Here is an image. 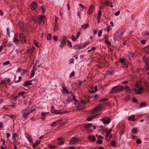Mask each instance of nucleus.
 I'll use <instances>...</instances> for the list:
<instances>
[{
	"instance_id": "a19ab883",
	"label": "nucleus",
	"mask_w": 149,
	"mask_h": 149,
	"mask_svg": "<svg viewBox=\"0 0 149 149\" xmlns=\"http://www.w3.org/2000/svg\"><path fill=\"white\" fill-rule=\"evenodd\" d=\"M96 143L97 144H101L102 143V140L98 139V140H97L96 141Z\"/></svg>"
},
{
	"instance_id": "58836bf2",
	"label": "nucleus",
	"mask_w": 149,
	"mask_h": 149,
	"mask_svg": "<svg viewBox=\"0 0 149 149\" xmlns=\"http://www.w3.org/2000/svg\"><path fill=\"white\" fill-rule=\"evenodd\" d=\"M25 93L24 91H22L21 93H18V95H21L24 98H25V97L24 96V95Z\"/></svg>"
},
{
	"instance_id": "864d4df0",
	"label": "nucleus",
	"mask_w": 149,
	"mask_h": 149,
	"mask_svg": "<svg viewBox=\"0 0 149 149\" xmlns=\"http://www.w3.org/2000/svg\"><path fill=\"white\" fill-rule=\"evenodd\" d=\"M136 142L138 144H140L141 143V140L140 139H138L136 140Z\"/></svg>"
},
{
	"instance_id": "774afa93",
	"label": "nucleus",
	"mask_w": 149,
	"mask_h": 149,
	"mask_svg": "<svg viewBox=\"0 0 149 149\" xmlns=\"http://www.w3.org/2000/svg\"><path fill=\"white\" fill-rule=\"evenodd\" d=\"M91 120L92 119L90 116L89 117H88L86 119L88 121H91Z\"/></svg>"
},
{
	"instance_id": "f8f14e48",
	"label": "nucleus",
	"mask_w": 149,
	"mask_h": 149,
	"mask_svg": "<svg viewBox=\"0 0 149 149\" xmlns=\"http://www.w3.org/2000/svg\"><path fill=\"white\" fill-rule=\"evenodd\" d=\"M35 109L31 110V111L28 112H24L23 114V117L25 119H26L27 118L28 115L30 113V112H32L35 110Z\"/></svg>"
},
{
	"instance_id": "de8ad7c7",
	"label": "nucleus",
	"mask_w": 149,
	"mask_h": 149,
	"mask_svg": "<svg viewBox=\"0 0 149 149\" xmlns=\"http://www.w3.org/2000/svg\"><path fill=\"white\" fill-rule=\"evenodd\" d=\"M111 145L113 146H115L116 145V143L114 141H111Z\"/></svg>"
},
{
	"instance_id": "f257e3e1",
	"label": "nucleus",
	"mask_w": 149,
	"mask_h": 149,
	"mask_svg": "<svg viewBox=\"0 0 149 149\" xmlns=\"http://www.w3.org/2000/svg\"><path fill=\"white\" fill-rule=\"evenodd\" d=\"M123 87L121 85H117L113 87L109 92V94L119 93L123 90Z\"/></svg>"
},
{
	"instance_id": "680f3d73",
	"label": "nucleus",
	"mask_w": 149,
	"mask_h": 149,
	"mask_svg": "<svg viewBox=\"0 0 149 149\" xmlns=\"http://www.w3.org/2000/svg\"><path fill=\"white\" fill-rule=\"evenodd\" d=\"M16 135V133H14L13 134V138L14 140H15V137Z\"/></svg>"
},
{
	"instance_id": "cd10ccee",
	"label": "nucleus",
	"mask_w": 149,
	"mask_h": 149,
	"mask_svg": "<svg viewBox=\"0 0 149 149\" xmlns=\"http://www.w3.org/2000/svg\"><path fill=\"white\" fill-rule=\"evenodd\" d=\"M146 104L145 102H141L140 105V108H143L146 107Z\"/></svg>"
},
{
	"instance_id": "09e8293b",
	"label": "nucleus",
	"mask_w": 149,
	"mask_h": 149,
	"mask_svg": "<svg viewBox=\"0 0 149 149\" xmlns=\"http://www.w3.org/2000/svg\"><path fill=\"white\" fill-rule=\"evenodd\" d=\"M145 50L147 53H149V46H148L145 48Z\"/></svg>"
},
{
	"instance_id": "5701e85b",
	"label": "nucleus",
	"mask_w": 149,
	"mask_h": 149,
	"mask_svg": "<svg viewBox=\"0 0 149 149\" xmlns=\"http://www.w3.org/2000/svg\"><path fill=\"white\" fill-rule=\"evenodd\" d=\"M36 67H34L33 69V70L31 71V77H32L34 76V74H35V71L36 70Z\"/></svg>"
},
{
	"instance_id": "6e6552de",
	"label": "nucleus",
	"mask_w": 149,
	"mask_h": 149,
	"mask_svg": "<svg viewBox=\"0 0 149 149\" xmlns=\"http://www.w3.org/2000/svg\"><path fill=\"white\" fill-rule=\"evenodd\" d=\"M80 140L79 138L75 137L72 138L70 141V142L72 144H73L79 142Z\"/></svg>"
},
{
	"instance_id": "c9c22d12",
	"label": "nucleus",
	"mask_w": 149,
	"mask_h": 149,
	"mask_svg": "<svg viewBox=\"0 0 149 149\" xmlns=\"http://www.w3.org/2000/svg\"><path fill=\"white\" fill-rule=\"evenodd\" d=\"M92 126V124L91 123H88L85 125V128H89Z\"/></svg>"
},
{
	"instance_id": "39448f33",
	"label": "nucleus",
	"mask_w": 149,
	"mask_h": 149,
	"mask_svg": "<svg viewBox=\"0 0 149 149\" xmlns=\"http://www.w3.org/2000/svg\"><path fill=\"white\" fill-rule=\"evenodd\" d=\"M135 86V88H134V90L136 93H141L144 91L143 88L140 87L138 84H136Z\"/></svg>"
},
{
	"instance_id": "13d9d810",
	"label": "nucleus",
	"mask_w": 149,
	"mask_h": 149,
	"mask_svg": "<svg viewBox=\"0 0 149 149\" xmlns=\"http://www.w3.org/2000/svg\"><path fill=\"white\" fill-rule=\"evenodd\" d=\"M24 38H22V39L23 40V42H22L24 43H26V38L25 36H24Z\"/></svg>"
},
{
	"instance_id": "49530a36",
	"label": "nucleus",
	"mask_w": 149,
	"mask_h": 149,
	"mask_svg": "<svg viewBox=\"0 0 149 149\" xmlns=\"http://www.w3.org/2000/svg\"><path fill=\"white\" fill-rule=\"evenodd\" d=\"M97 136H98V139L102 140L104 138V137H103V136H102L101 135H99L98 136L97 135Z\"/></svg>"
},
{
	"instance_id": "a878e982",
	"label": "nucleus",
	"mask_w": 149,
	"mask_h": 149,
	"mask_svg": "<svg viewBox=\"0 0 149 149\" xmlns=\"http://www.w3.org/2000/svg\"><path fill=\"white\" fill-rule=\"evenodd\" d=\"M10 81V79H8L7 81L6 80H4L1 83V84L3 83H4L5 84H7Z\"/></svg>"
},
{
	"instance_id": "4be33fe9",
	"label": "nucleus",
	"mask_w": 149,
	"mask_h": 149,
	"mask_svg": "<svg viewBox=\"0 0 149 149\" xmlns=\"http://www.w3.org/2000/svg\"><path fill=\"white\" fill-rule=\"evenodd\" d=\"M74 48L75 49H81L82 47L81 44H77L74 46Z\"/></svg>"
},
{
	"instance_id": "4c0bfd02",
	"label": "nucleus",
	"mask_w": 149,
	"mask_h": 149,
	"mask_svg": "<svg viewBox=\"0 0 149 149\" xmlns=\"http://www.w3.org/2000/svg\"><path fill=\"white\" fill-rule=\"evenodd\" d=\"M106 3L108 6L110 5V6L111 7H113V6L112 5V2L109 1H106Z\"/></svg>"
},
{
	"instance_id": "37998d69",
	"label": "nucleus",
	"mask_w": 149,
	"mask_h": 149,
	"mask_svg": "<svg viewBox=\"0 0 149 149\" xmlns=\"http://www.w3.org/2000/svg\"><path fill=\"white\" fill-rule=\"evenodd\" d=\"M34 47H32L30 49H29L28 50V52L29 53H31V52H34Z\"/></svg>"
},
{
	"instance_id": "ddd939ff",
	"label": "nucleus",
	"mask_w": 149,
	"mask_h": 149,
	"mask_svg": "<svg viewBox=\"0 0 149 149\" xmlns=\"http://www.w3.org/2000/svg\"><path fill=\"white\" fill-rule=\"evenodd\" d=\"M102 122L104 124H108L111 122V120L109 118H105L102 119Z\"/></svg>"
},
{
	"instance_id": "052dcab7",
	"label": "nucleus",
	"mask_w": 149,
	"mask_h": 149,
	"mask_svg": "<svg viewBox=\"0 0 149 149\" xmlns=\"http://www.w3.org/2000/svg\"><path fill=\"white\" fill-rule=\"evenodd\" d=\"M80 35V32H77V34L76 35V38L78 39Z\"/></svg>"
},
{
	"instance_id": "c03bdc74",
	"label": "nucleus",
	"mask_w": 149,
	"mask_h": 149,
	"mask_svg": "<svg viewBox=\"0 0 149 149\" xmlns=\"http://www.w3.org/2000/svg\"><path fill=\"white\" fill-rule=\"evenodd\" d=\"M102 31L101 30H100L99 31L98 33V37H100L101 36V35H102Z\"/></svg>"
},
{
	"instance_id": "ea45409f",
	"label": "nucleus",
	"mask_w": 149,
	"mask_h": 149,
	"mask_svg": "<svg viewBox=\"0 0 149 149\" xmlns=\"http://www.w3.org/2000/svg\"><path fill=\"white\" fill-rule=\"evenodd\" d=\"M99 115V114H96V115H94L90 116L91 118V119H93L95 118V117H97Z\"/></svg>"
},
{
	"instance_id": "9d476101",
	"label": "nucleus",
	"mask_w": 149,
	"mask_h": 149,
	"mask_svg": "<svg viewBox=\"0 0 149 149\" xmlns=\"http://www.w3.org/2000/svg\"><path fill=\"white\" fill-rule=\"evenodd\" d=\"M67 39L66 36H64L63 38V40L61 42V47L64 46L66 45V41Z\"/></svg>"
},
{
	"instance_id": "69168bd1",
	"label": "nucleus",
	"mask_w": 149,
	"mask_h": 149,
	"mask_svg": "<svg viewBox=\"0 0 149 149\" xmlns=\"http://www.w3.org/2000/svg\"><path fill=\"white\" fill-rule=\"evenodd\" d=\"M75 74V72L74 71H72L70 74V77L71 76L73 77Z\"/></svg>"
},
{
	"instance_id": "e2e57ef3",
	"label": "nucleus",
	"mask_w": 149,
	"mask_h": 149,
	"mask_svg": "<svg viewBox=\"0 0 149 149\" xmlns=\"http://www.w3.org/2000/svg\"><path fill=\"white\" fill-rule=\"evenodd\" d=\"M57 122L56 121V122H54V123H53L51 125V126L52 127H54V126H56V123Z\"/></svg>"
},
{
	"instance_id": "c756f323",
	"label": "nucleus",
	"mask_w": 149,
	"mask_h": 149,
	"mask_svg": "<svg viewBox=\"0 0 149 149\" xmlns=\"http://www.w3.org/2000/svg\"><path fill=\"white\" fill-rule=\"evenodd\" d=\"M89 26V25L88 24H85L82 25L81 26L82 28L84 29H86L87 28H88Z\"/></svg>"
},
{
	"instance_id": "0e129e2a",
	"label": "nucleus",
	"mask_w": 149,
	"mask_h": 149,
	"mask_svg": "<svg viewBox=\"0 0 149 149\" xmlns=\"http://www.w3.org/2000/svg\"><path fill=\"white\" fill-rule=\"evenodd\" d=\"M55 41H57L58 39V37L57 36H54L53 37Z\"/></svg>"
},
{
	"instance_id": "412c9836",
	"label": "nucleus",
	"mask_w": 149,
	"mask_h": 149,
	"mask_svg": "<svg viewBox=\"0 0 149 149\" xmlns=\"http://www.w3.org/2000/svg\"><path fill=\"white\" fill-rule=\"evenodd\" d=\"M88 138L90 140L93 141H95L96 139L95 137L93 135L88 136Z\"/></svg>"
},
{
	"instance_id": "bf43d9fd",
	"label": "nucleus",
	"mask_w": 149,
	"mask_h": 149,
	"mask_svg": "<svg viewBox=\"0 0 149 149\" xmlns=\"http://www.w3.org/2000/svg\"><path fill=\"white\" fill-rule=\"evenodd\" d=\"M49 148L50 149H55L56 148V146H52L50 145L49 146Z\"/></svg>"
},
{
	"instance_id": "1a4fd4ad",
	"label": "nucleus",
	"mask_w": 149,
	"mask_h": 149,
	"mask_svg": "<svg viewBox=\"0 0 149 149\" xmlns=\"http://www.w3.org/2000/svg\"><path fill=\"white\" fill-rule=\"evenodd\" d=\"M143 60L147 65L146 69L147 70H149V58L148 57H144Z\"/></svg>"
},
{
	"instance_id": "bb28decb",
	"label": "nucleus",
	"mask_w": 149,
	"mask_h": 149,
	"mask_svg": "<svg viewBox=\"0 0 149 149\" xmlns=\"http://www.w3.org/2000/svg\"><path fill=\"white\" fill-rule=\"evenodd\" d=\"M119 61L122 64L125 65L126 63L125 61V60L123 58H121L120 59Z\"/></svg>"
},
{
	"instance_id": "2eb2a0df",
	"label": "nucleus",
	"mask_w": 149,
	"mask_h": 149,
	"mask_svg": "<svg viewBox=\"0 0 149 149\" xmlns=\"http://www.w3.org/2000/svg\"><path fill=\"white\" fill-rule=\"evenodd\" d=\"M32 80L29 81H26L23 85V86L25 87H26L29 86H30L33 84V83H31Z\"/></svg>"
},
{
	"instance_id": "3c124183",
	"label": "nucleus",
	"mask_w": 149,
	"mask_h": 149,
	"mask_svg": "<svg viewBox=\"0 0 149 149\" xmlns=\"http://www.w3.org/2000/svg\"><path fill=\"white\" fill-rule=\"evenodd\" d=\"M101 11L100 10L99 11L98 13V17H99V18H101Z\"/></svg>"
},
{
	"instance_id": "7ed1b4c3",
	"label": "nucleus",
	"mask_w": 149,
	"mask_h": 149,
	"mask_svg": "<svg viewBox=\"0 0 149 149\" xmlns=\"http://www.w3.org/2000/svg\"><path fill=\"white\" fill-rule=\"evenodd\" d=\"M45 18V16L44 15H40L38 17V23L40 26L44 24Z\"/></svg>"
},
{
	"instance_id": "79ce46f5",
	"label": "nucleus",
	"mask_w": 149,
	"mask_h": 149,
	"mask_svg": "<svg viewBox=\"0 0 149 149\" xmlns=\"http://www.w3.org/2000/svg\"><path fill=\"white\" fill-rule=\"evenodd\" d=\"M108 98H104L100 100V101L102 102H104L108 101Z\"/></svg>"
},
{
	"instance_id": "a211bd4d",
	"label": "nucleus",
	"mask_w": 149,
	"mask_h": 149,
	"mask_svg": "<svg viewBox=\"0 0 149 149\" xmlns=\"http://www.w3.org/2000/svg\"><path fill=\"white\" fill-rule=\"evenodd\" d=\"M62 88L63 89V94H69V91L68 90L67 88H65V86H62Z\"/></svg>"
},
{
	"instance_id": "72a5a7b5",
	"label": "nucleus",
	"mask_w": 149,
	"mask_h": 149,
	"mask_svg": "<svg viewBox=\"0 0 149 149\" xmlns=\"http://www.w3.org/2000/svg\"><path fill=\"white\" fill-rule=\"evenodd\" d=\"M71 39L72 40L74 41L75 42L76 41L77 39V38H76V37H75L74 35H72L71 36Z\"/></svg>"
},
{
	"instance_id": "8fccbe9b",
	"label": "nucleus",
	"mask_w": 149,
	"mask_h": 149,
	"mask_svg": "<svg viewBox=\"0 0 149 149\" xmlns=\"http://www.w3.org/2000/svg\"><path fill=\"white\" fill-rule=\"evenodd\" d=\"M74 63V60L73 58L70 59L69 61V64H70L72 63Z\"/></svg>"
},
{
	"instance_id": "e433bc0d",
	"label": "nucleus",
	"mask_w": 149,
	"mask_h": 149,
	"mask_svg": "<svg viewBox=\"0 0 149 149\" xmlns=\"http://www.w3.org/2000/svg\"><path fill=\"white\" fill-rule=\"evenodd\" d=\"M67 43L68 46L69 47H72V43L71 41L69 40L67 41Z\"/></svg>"
},
{
	"instance_id": "4468645a",
	"label": "nucleus",
	"mask_w": 149,
	"mask_h": 149,
	"mask_svg": "<svg viewBox=\"0 0 149 149\" xmlns=\"http://www.w3.org/2000/svg\"><path fill=\"white\" fill-rule=\"evenodd\" d=\"M58 139L59 141L58 144L59 145H62L64 143L65 140L62 137H59Z\"/></svg>"
},
{
	"instance_id": "6e6d98bb",
	"label": "nucleus",
	"mask_w": 149,
	"mask_h": 149,
	"mask_svg": "<svg viewBox=\"0 0 149 149\" xmlns=\"http://www.w3.org/2000/svg\"><path fill=\"white\" fill-rule=\"evenodd\" d=\"M5 46V45H2L0 46V52L2 51L3 48Z\"/></svg>"
},
{
	"instance_id": "2f4dec72",
	"label": "nucleus",
	"mask_w": 149,
	"mask_h": 149,
	"mask_svg": "<svg viewBox=\"0 0 149 149\" xmlns=\"http://www.w3.org/2000/svg\"><path fill=\"white\" fill-rule=\"evenodd\" d=\"M8 116L10 117L11 118H15L17 117V116L15 114H13V115H8Z\"/></svg>"
},
{
	"instance_id": "b1692460",
	"label": "nucleus",
	"mask_w": 149,
	"mask_h": 149,
	"mask_svg": "<svg viewBox=\"0 0 149 149\" xmlns=\"http://www.w3.org/2000/svg\"><path fill=\"white\" fill-rule=\"evenodd\" d=\"M139 131L138 128L136 127L133 128L132 130V132L134 134H136Z\"/></svg>"
},
{
	"instance_id": "aec40b11",
	"label": "nucleus",
	"mask_w": 149,
	"mask_h": 149,
	"mask_svg": "<svg viewBox=\"0 0 149 149\" xmlns=\"http://www.w3.org/2000/svg\"><path fill=\"white\" fill-rule=\"evenodd\" d=\"M128 119L129 120L132 121H134L135 120L134 115H133L131 116H129L128 117Z\"/></svg>"
},
{
	"instance_id": "4d7b16f0",
	"label": "nucleus",
	"mask_w": 149,
	"mask_h": 149,
	"mask_svg": "<svg viewBox=\"0 0 149 149\" xmlns=\"http://www.w3.org/2000/svg\"><path fill=\"white\" fill-rule=\"evenodd\" d=\"M37 145V140L36 142L35 143L33 144V148H35L36 146Z\"/></svg>"
},
{
	"instance_id": "a18cd8bd",
	"label": "nucleus",
	"mask_w": 149,
	"mask_h": 149,
	"mask_svg": "<svg viewBox=\"0 0 149 149\" xmlns=\"http://www.w3.org/2000/svg\"><path fill=\"white\" fill-rule=\"evenodd\" d=\"M130 96L129 95H128L126 97L125 99L126 101H128L130 100Z\"/></svg>"
},
{
	"instance_id": "7c9ffc66",
	"label": "nucleus",
	"mask_w": 149,
	"mask_h": 149,
	"mask_svg": "<svg viewBox=\"0 0 149 149\" xmlns=\"http://www.w3.org/2000/svg\"><path fill=\"white\" fill-rule=\"evenodd\" d=\"M123 90H127L126 92H127L130 90V88L127 86L125 87H123Z\"/></svg>"
},
{
	"instance_id": "c85d7f7f",
	"label": "nucleus",
	"mask_w": 149,
	"mask_h": 149,
	"mask_svg": "<svg viewBox=\"0 0 149 149\" xmlns=\"http://www.w3.org/2000/svg\"><path fill=\"white\" fill-rule=\"evenodd\" d=\"M40 10H42V13H44L46 11V8L44 6H42L40 7Z\"/></svg>"
},
{
	"instance_id": "f3484780",
	"label": "nucleus",
	"mask_w": 149,
	"mask_h": 149,
	"mask_svg": "<svg viewBox=\"0 0 149 149\" xmlns=\"http://www.w3.org/2000/svg\"><path fill=\"white\" fill-rule=\"evenodd\" d=\"M103 107V106L102 105H100L98 107L95 108L93 109V111L94 112H96L100 111L102 110V109Z\"/></svg>"
},
{
	"instance_id": "423d86ee",
	"label": "nucleus",
	"mask_w": 149,
	"mask_h": 149,
	"mask_svg": "<svg viewBox=\"0 0 149 149\" xmlns=\"http://www.w3.org/2000/svg\"><path fill=\"white\" fill-rule=\"evenodd\" d=\"M112 132V129H110L106 132V134L105 136V139L107 141H109L111 138L112 136L111 133Z\"/></svg>"
},
{
	"instance_id": "393cba45",
	"label": "nucleus",
	"mask_w": 149,
	"mask_h": 149,
	"mask_svg": "<svg viewBox=\"0 0 149 149\" xmlns=\"http://www.w3.org/2000/svg\"><path fill=\"white\" fill-rule=\"evenodd\" d=\"M100 131H103L105 132H106L108 131L107 128L104 126H101L100 127Z\"/></svg>"
},
{
	"instance_id": "5fc2aeb1",
	"label": "nucleus",
	"mask_w": 149,
	"mask_h": 149,
	"mask_svg": "<svg viewBox=\"0 0 149 149\" xmlns=\"http://www.w3.org/2000/svg\"><path fill=\"white\" fill-rule=\"evenodd\" d=\"M10 63V62L9 61H8L6 62H4L3 63V65H6L9 64Z\"/></svg>"
},
{
	"instance_id": "20e7f679",
	"label": "nucleus",
	"mask_w": 149,
	"mask_h": 149,
	"mask_svg": "<svg viewBox=\"0 0 149 149\" xmlns=\"http://www.w3.org/2000/svg\"><path fill=\"white\" fill-rule=\"evenodd\" d=\"M51 111L52 113L58 115H61L66 112V111H61V110L55 109L54 107H52L51 108Z\"/></svg>"
},
{
	"instance_id": "0eeeda50",
	"label": "nucleus",
	"mask_w": 149,
	"mask_h": 149,
	"mask_svg": "<svg viewBox=\"0 0 149 149\" xmlns=\"http://www.w3.org/2000/svg\"><path fill=\"white\" fill-rule=\"evenodd\" d=\"M122 35L121 33H116L114 37V40L117 41L120 40L122 38Z\"/></svg>"
},
{
	"instance_id": "f03ea898",
	"label": "nucleus",
	"mask_w": 149,
	"mask_h": 149,
	"mask_svg": "<svg viewBox=\"0 0 149 149\" xmlns=\"http://www.w3.org/2000/svg\"><path fill=\"white\" fill-rule=\"evenodd\" d=\"M23 36L24 34L22 33H20L19 36L17 34H15V37L13 39V42H17L20 40H21V42H23V40L22 39V38L24 39Z\"/></svg>"
},
{
	"instance_id": "f704fd0d",
	"label": "nucleus",
	"mask_w": 149,
	"mask_h": 149,
	"mask_svg": "<svg viewBox=\"0 0 149 149\" xmlns=\"http://www.w3.org/2000/svg\"><path fill=\"white\" fill-rule=\"evenodd\" d=\"M89 44V43H87V42H86L83 44H81V46L82 48L85 47Z\"/></svg>"
},
{
	"instance_id": "9b49d317",
	"label": "nucleus",
	"mask_w": 149,
	"mask_h": 149,
	"mask_svg": "<svg viewBox=\"0 0 149 149\" xmlns=\"http://www.w3.org/2000/svg\"><path fill=\"white\" fill-rule=\"evenodd\" d=\"M94 7V6L92 5H91L90 6L89 9L88 11V15H91L93 13Z\"/></svg>"
},
{
	"instance_id": "338daca9",
	"label": "nucleus",
	"mask_w": 149,
	"mask_h": 149,
	"mask_svg": "<svg viewBox=\"0 0 149 149\" xmlns=\"http://www.w3.org/2000/svg\"><path fill=\"white\" fill-rule=\"evenodd\" d=\"M120 13V11H119L116 12L115 14L114 15L116 16H118L119 15Z\"/></svg>"
},
{
	"instance_id": "6ab92c4d",
	"label": "nucleus",
	"mask_w": 149,
	"mask_h": 149,
	"mask_svg": "<svg viewBox=\"0 0 149 149\" xmlns=\"http://www.w3.org/2000/svg\"><path fill=\"white\" fill-rule=\"evenodd\" d=\"M58 23H55L54 26L53 30L54 32H56L58 30Z\"/></svg>"
},
{
	"instance_id": "603ef678",
	"label": "nucleus",
	"mask_w": 149,
	"mask_h": 149,
	"mask_svg": "<svg viewBox=\"0 0 149 149\" xmlns=\"http://www.w3.org/2000/svg\"><path fill=\"white\" fill-rule=\"evenodd\" d=\"M21 79H22V77H21L19 76V79L18 80H15V82L16 83L18 82H19L21 80Z\"/></svg>"
},
{
	"instance_id": "dca6fc26",
	"label": "nucleus",
	"mask_w": 149,
	"mask_h": 149,
	"mask_svg": "<svg viewBox=\"0 0 149 149\" xmlns=\"http://www.w3.org/2000/svg\"><path fill=\"white\" fill-rule=\"evenodd\" d=\"M37 4L36 2L33 1L31 5V7L32 10H34L37 7Z\"/></svg>"
},
{
	"instance_id": "473e14b6",
	"label": "nucleus",
	"mask_w": 149,
	"mask_h": 149,
	"mask_svg": "<svg viewBox=\"0 0 149 149\" xmlns=\"http://www.w3.org/2000/svg\"><path fill=\"white\" fill-rule=\"evenodd\" d=\"M52 35L51 34L49 33L47 36V40H51L52 38Z\"/></svg>"
}]
</instances>
